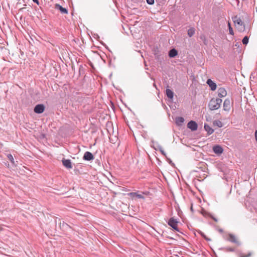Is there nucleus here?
Instances as JSON below:
<instances>
[{"label": "nucleus", "mask_w": 257, "mask_h": 257, "mask_svg": "<svg viewBox=\"0 0 257 257\" xmlns=\"http://www.w3.org/2000/svg\"><path fill=\"white\" fill-rule=\"evenodd\" d=\"M213 124L214 126H217L219 127H221L222 126V122L219 120H215L213 121Z\"/></svg>", "instance_id": "obj_20"}, {"label": "nucleus", "mask_w": 257, "mask_h": 257, "mask_svg": "<svg viewBox=\"0 0 257 257\" xmlns=\"http://www.w3.org/2000/svg\"><path fill=\"white\" fill-rule=\"evenodd\" d=\"M248 39H249V38L247 36H245L242 40V42L243 43V44L244 45H247L248 43Z\"/></svg>", "instance_id": "obj_22"}, {"label": "nucleus", "mask_w": 257, "mask_h": 257, "mask_svg": "<svg viewBox=\"0 0 257 257\" xmlns=\"http://www.w3.org/2000/svg\"><path fill=\"white\" fill-rule=\"evenodd\" d=\"M187 127L192 131H195L197 130L198 124L195 121L191 120L187 123Z\"/></svg>", "instance_id": "obj_7"}, {"label": "nucleus", "mask_w": 257, "mask_h": 257, "mask_svg": "<svg viewBox=\"0 0 257 257\" xmlns=\"http://www.w3.org/2000/svg\"><path fill=\"white\" fill-rule=\"evenodd\" d=\"M184 122V118L181 116L176 117L175 118L176 124L178 126H181Z\"/></svg>", "instance_id": "obj_14"}, {"label": "nucleus", "mask_w": 257, "mask_h": 257, "mask_svg": "<svg viewBox=\"0 0 257 257\" xmlns=\"http://www.w3.org/2000/svg\"><path fill=\"white\" fill-rule=\"evenodd\" d=\"M63 165L67 169H70L72 168V163L70 160L63 158L62 160Z\"/></svg>", "instance_id": "obj_9"}, {"label": "nucleus", "mask_w": 257, "mask_h": 257, "mask_svg": "<svg viewBox=\"0 0 257 257\" xmlns=\"http://www.w3.org/2000/svg\"><path fill=\"white\" fill-rule=\"evenodd\" d=\"M204 129L207 132V134L210 135L214 132V130L212 129L208 124H204Z\"/></svg>", "instance_id": "obj_16"}, {"label": "nucleus", "mask_w": 257, "mask_h": 257, "mask_svg": "<svg viewBox=\"0 0 257 257\" xmlns=\"http://www.w3.org/2000/svg\"><path fill=\"white\" fill-rule=\"evenodd\" d=\"M45 109V106L43 104H37L34 108V111L36 113L41 114L43 113Z\"/></svg>", "instance_id": "obj_5"}, {"label": "nucleus", "mask_w": 257, "mask_h": 257, "mask_svg": "<svg viewBox=\"0 0 257 257\" xmlns=\"http://www.w3.org/2000/svg\"><path fill=\"white\" fill-rule=\"evenodd\" d=\"M191 210L192 212L193 211V209L192 206L191 207Z\"/></svg>", "instance_id": "obj_38"}, {"label": "nucleus", "mask_w": 257, "mask_h": 257, "mask_svg": "<svg viewBox=\"0 0 257 257\" xmlns=\"http://www.w3.org/2000/svg\"><path fill=\"white\" fill-rule=\"evenodd\" d=\"M254 136H255V140H256V141L257 142V130H256L255 131Z\"/></svg>", "instance_id": "obj_35"}, {"label": "nucleus", "mask_w": 257, "mask_h": 257, "mask_svg": "<svg viewBox=\"0 0 257 257\" xmlns=\"http://www.w3.org/2000/svg\"><path fill=\"white\" fill-rule=\"evenodd\" d=\"M228 28H229V33L230 35H233L234 33L232 28L231 27V25L229 23H228Z\"/></svg>", "instance_id": "obj_24"}, {"label": "nucleus", "mask_w": 257, "mask_h": 257, "mask_svg": "<svg viewBox=\"0 0 257 257\" xmlns=\"http://www.w3.org/2000/svg\"><path fill=\"white\" fill-rule=\"evenodd\" d=\"M160 151L161 153V154L164 156L165 157H167L166 153L164 152V151L162 147H160Z\"/></svg>", "instance_id": "obj_27"}, {"label": "nucleus", "mask_w": 257, "mask_h": 257, "mask_svg": "<svg viewBox=\"0 0 257 257\" xmlns=\"http://www.w3.org/2000/svg\"><path fill=\"white\" fill-rule=\"evenodd\" d=\"M237 2V4L239 3V1L238 0H236Z\"/></svg>", "instance_id": "obj_41"}, {"label": "nucleus", "mask_w": 257, "mask_h": 257, "mask_svg": "<svg viewBox=\"0 0 257 257\" xmlns=\"http://www.w3.org/2000/svg\"><path fill=\"white\" fill-rule=\"evenodd\" d=\"M207 84L209 86L211 90H215L216 89V84L214 81H206Z\"/></svg>", "instance_id": "obj_18"}, {"label": "nucleus", "mask_w": 257, "mask_h": 257, "mask_svg": "<svg viewBox=\"0 0 257 257\" xmlns=\"http://www.w3.org/2000/svg\"><path fill=\"white\" fill-rule=\"evenodd\" d=\"M213 152L217 155H221L223 152V148L219 145H215L212 148Z\"/></svg>", "instance_id": "obj_6"}, {"label": "nucleus", "mask_w": 257, "mask_h": 257, "mask_svg": "<svg viewBox=\"0 0 257 257\" xmlns=\"http://www.w3.org/2000/svg\"><path fill=\"white\" fill-rule=\"evenodd\" d=\"M252 253L251 252H248L247 254L244 255L243 253H240L239 254V257H250L251 256Z\"/></svg>", "instance_id": "obj_23"}, {"label": "nucleus", "mask_w": 257, "mask_h": 257, "mask_svg": "<svg viewBox=\"0 0 257 257\" xmlns=\"http://www.w3.org/2000/svg\"><path fill=\"white\" fill-rule=\"evenodd\" d=\"M178 55L177 51L175 49H172L169 52V56L170 58H174Z\"/></svg>", "instance_id": "obj_17"}, {"label": "nucleus", "mask_w": 257, "mask_h": 257, "mask_svg": "<svg viewBox=\"0 0 257 257\" xmlns=\"http://www.w3.org/2000/svg\"><path fill=\"white\" fill-rule=\"evenodd\" d=\"M202 214L205 217L207 216H209V214H211L210 213L207 212L206 211L202 212Z\"/></svg>", "instance_id": "obj_29"}, {"label": "nucleus", "mask_w": 257, "mask_h": 257, "mask_svg": "<svg viewBox=\"0 0 257 257\" xmlns=\"http://www.w3.org/2000/svg\"><path fill=\"white\" fill-rule=\"evenodd\" d=\"M33 1L34 3H36L37 5L39 4L38 0H33Z\"/></svg>", "instance_id": "obj_36"}, {"label": "nucleus", "mask_w": 257, "mask_h": 257, "mask_svg": "<svg viewBox=\"0 0 257 257\" xmlns=\"http://www.w3.org/2000/svg\"><path fill=\"white\" fill-rule=\"evenodd\" d=\"M203 238H204L206 241H211V239L208 237H207L205 235H204V236H203Z\"/></svg>", "instance_id": "obj_32"}, {"label": "nucleus", "mask_w": 257, "mask_h": 257, "mask_svg": "<svg viewBox=\"0 0 257 257\" xmlns=\"http://www.w3.org/2000/svg\"><path fill=\"white\" fill-rule=\"evenodd\" d=\"M209 217L210 218H211L215 222H217L218 221V219L216 218H215L214 216H213L211 214H209Z\"/></svg>", "instance_id": "obj_31"}, {"label": "nucleus", "mask_w": 257, "mask_h": 257, "mask_svg": "<svg viewBox=\"0 0 257 257\" xmlns=\"http://www.w3.org/2000/svg\"><path fill=\"white\" fill-rule=\"evenodd\" d=\"M218 231L220 233H222L223 232V230L221 228H219L218 229Z\"/></svg>", "instance_id": "obj_37"}, {"label": "nucleus", "mask_w": 257, "mask_h": 257, "mask_svg": "<svg viewBox=\"0 0 257 257\" xmlns=\"http://www.w3.org/2000/svg\"><path fill=\"white\" fill-rule=\"evenodd\" d=\"M198 232L201 235V236L203 237V236H204V233L203 232H202L200 230H198Z\"/></svg>", "instance_id": "obj_34"}, {"label": "nucleus", "mask_w": 257, "mask_h": 257, "mask_svg": "<svg viewBox=\"0 0 257 257\" xmlns=\"http://www.w3.org/2000/svg\"><path fill=\"white\" fill-rule=\"evenodd\" d=\"M18 1H19V2H18L17 3H19V4H21V3H22L20 2V1H21V0H18Z\"/></svg>", "instance_id": "obj_39"}, {"label": "nucleus", "mask_w": 257, "mask_h": 257, "mask_svg": "<svg viewBox=\"0 0 257 257\" xmlns=\"http://www.w3.org/2000/svg\"><path fill=\"white\" fill-rule=\"evenodd\" d=\"M166 87L167 89L166 90V95L169 99L172 100L174 97V93L172 90H171L169 88V86L168 85H167Z\"/></svg>", "instance_id": "obj_10"}, {"label": "nucleus", "mask_w": 257, "mask_h": 257, "mask_svg": "<svg viewBox=\"0 0 257 257\" xmlns=\"http://www.w3.org/2000/svg\"><path fill=\"white\" fill-rule=\"evenodd\" d=\"M134 194L138 198H144V197L142 194H139L137 193H135Z\"/></svg>", "instance_id": "obj_28"}, {"label": "nucleus", "mask_w": 257, "mask_h": 257, "mask_svg": "<svg viewBox=\"0 0 257 257\" xmlns=\"http://www.w3.org/2000/svg\"><path fill=\"white\" fill-rule=\"evenodd\" d=\"M166 158L167 162H168V163L170 165H171L172 166H175L174 163H173V162L172 161V160L170 158H168L167 157H166Z\"/></svg>", "instance_id": "obj_26"}, {"label": "nucleus", "mask_w": 257, "mask_h": 257, "mask_svg": "<svg viewBox=\"0 0 257 257\" xmlns=\"http://www.w3.org/2000/svg\"><path fill=\"white\" fill-rule=\"evenodd\" d=\"M224 238L232 243H235L237 246L241 244L240 242L236 238V236L231 233H228L227 235L224 236Z\"/></svg>", "instance_id": "obj_3"}, {"label": "nucleus", "mask_w": 257, "mask_h": 257, "mask_svg": "<svg viewBox=\"0 0 257 257\" xmlns=\"http://www.w3.org/2000/svg\"><path fill=\"white\" fill-rule=\"evenodd\" d=\"M157 147V148L154 147V149L156 150H159V151H160V147H162L160 145H158Z\"/></svg>", "instance_id": "obj_33"}, {"label": "nucleus", "mask_w": 257, "mask_h": 257, "mask_svg": "<svg viewBox=\"0 0 257 257\" xmlns=\"http://www.w3.org/2000/svg\"><path fill=\"white\" fill-rule=\"evenodd\" d=\"M207 80L210 81L211 80V79H208Z\"/></svg>", "instance_id": "obj_40"}, {"label": "nucleus", "mask_w": 257, "mask_h": 257, "mask_svg": "<svg viewBox=\"0 0 257 257\" xmlns=\"http://www.w3.org/2000/svg\"><path fill=\"white\" fill-rule=\"evenodd\" d=\"M60 227L64 231H68L71 228V226L64 221L60 223Z\"/></svg>", "instance_id": "obj_12"}, {"label": "nucleus", "mask_w": 257, "mask_h": 257, "mask_svg": "<svg viewBox=\"0 0 257 257\" xmlns=\"http://www.w3.org/2000/svg\"><path fill=\"white\" fill-rule=\"evenodd\" d=\"M232 20L235 27L239 32H242L245 30L243 22L239 17L235 16L232 18Z\"/></svg>", "instance_id": "obj_2"}, {"label": "nucleus", "mask_w": 257, "mask_h": 257, "mask_svg": "<svg viewBox=\"0 0 257 257\" xmlns=\"http://www.w3.org/2000/svg\"><path fill=\"white\" fill-rule=\"evenodd\" d=\"M222 99L220 98H212L208 103V108L211 110L218 109L220 108Z\"/></svg>", "instance_id": "obj_1"}, {"label": "nucleus", "mask_w": 257, "mask_h": 257, "mask_svg": "<svg viewBox=\"0 0 257 257\" xmlns=\"http://www.w3.org/2000/svg\"><path fill=\"white\" fill-rule=\"evenodd\" d=\"M230 108V102L229 99H226L223 102V109L225 111H228Z\"/></svg>", "instance_id": "obj_13"}, {"label": "nucleus", "mask_w": 257, "mask_h": 257, "mask_svg": "<svg viewBox=\"0 0 257 257\" xmlns=\"http://www.w3.org/2000/svg\"><path fill=\"white\" fill-rule=\"evenodd\" d=\"M83 159L85 161H92L94 159L93 155L90 152H86L83 157Z\"/></svg>", "instance_id": "obj_8"}, {"label": "nucleus", "mask_w": 257, "mask_h": 257, "mask_svg": "<svg viewBox=\"0 0 257 257\" xmlns=\"http://www.w3.org/2000/svg\"><path fill=\"white\" fill-rule=\"evenodd\" d=\"M178 223V221H177V220L173 217L170 218L168 222V225L172 227L173 229L178 232H180L179 229L177 226Z\"/></svg>", "instance_id": "obj_4"}, {"label": "nucleus", "mask_w": 257, "mask_h": 257, "mask_svg": "<svg viewBox=\"0 0 257 257\" xmlns=\"http://www.w3.org/2000/svg\"><path fill=\"white\" fill-rule=\"evenodd\" d=\"M226 91L223 88H220L218 90V96L221 98L226 95Z\"/></svg>", "instance_id": "obj_15"}, {"label": "nucleus", "mask_w": 257, "mask_h": 257, "mask_svg": "<svg viewBox=\"0 0 257 257\" xmlns=\"http://www.w3.org/2000/svg\"><path fill=\"white\" fill-rule=\"evenodd\" d=\"M9 160L12 162L13 164L14 163V159L11 154H8L7 156Z\"/></svg>", "instance_id": "obj_25"}, {"label": "nucleus", "mask_w": 257, "mask_h": 257, "mask_svg": "<svg viewBox=\"0 0 257 257\" xmlns=\"http://www.w3.org/2000/svg\"><path fill=\"white\" fill-rule=\"evenodd\" d=\"M55 9L59 10L62 14H68V10L66 8L62 7L59 4H55Z\"/></svg>", "instance_id": "obj_11"}, {"label": "nucleus", "mask_w": 257, "mask_h": 257, "mask_svg": "<svg viewBox=\"0 0 257 257\" xmlns=\"http://www.w3.org/2000/svg\"><path fill=\"white\" fill-rule=\"evenodd\" d=\"M187 34H188V35L189 37H192L195 34V30H194V29L193 28H190L188 30Z\"/></svg>", "instance_id": "obj_21"}, {"label": "nucleus", "mask_w": 257, "mask_h": 257, "mask_svg": "<svg viewBox=\"0 0 257 257\" xmlns=\"http://www.w3.org/2000/svg\"><path fill=\"white\" fill-rule=\"evenodd\" d=\"M219 250H223L225 251H227V252H234L235 251V248H233V247H224V248H220L219 249Z\"/></svg>", "instance_id": "obj_19"}, {"label": "nucleus", "mask_w": 257, "mask_h": 257, "mask_svg": "<svg viewBox=\"0 0 257 257\" xmlns=\"http://www.w3.org/2000/svg\"><path fill=\"white\" fill-rule=\"evenodd\" d=\"M149 5H153L154 3V0H146Z\"/></svg>", "instance_id": "obj_30"}]
</instances>
